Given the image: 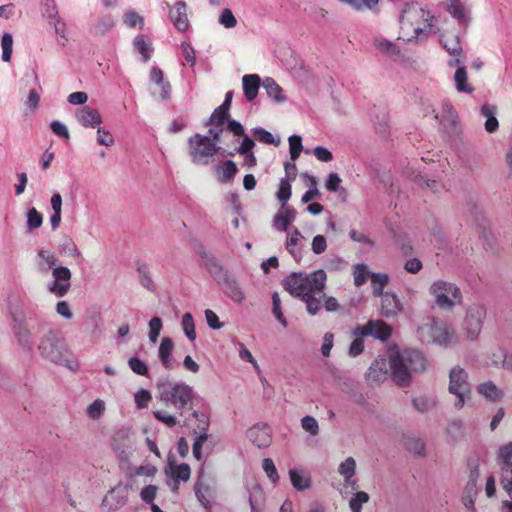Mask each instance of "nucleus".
<instances>
[{"instance_id": "60", "label": "nucleus", "mask_w": 512, "mask_h": 512, "mask_svg": "<svg viewBox=\"0 0 512 512\" xmlns=\"http://www.w3.org/2000/svg\"><path fill=\"white\" fill-rule=\"evenodd\" d=\"M301 427L312 436H316L319 432L317 420L312 416H305L301 419Z\"/></svg>"}, {"instance_id": "47", "label": "nucleus", "mask_w": 512, "mask_h": 512, "mask_svg": "<svg viewBox=\"0 0 512 512\" xmlns=\"http://www.w3.org/2000/svg\"><path fill=\"white\" fill-rule=\"evenodd\" d=\"M181 326L186 337L190 341H194L196 339V331L194 319L191 313H185L182 316Z\"/></svg>"}, {"instance_id": "5", "label": "nucleus", "mask_w": 512, "mask_h": 512, "mask_svg": "<svg viewBox=\"0 0 512 512\" xmlns=\"http://www.w3.org/2000/svg\"><path fill=\"white\" fill-rule=\"evenodd\" d=\"M159 400L175 408L179 416H183L184 411L192 409L196 392L185 382L179 381H161L157 383Z\"/></svg>"}, {"instance_id": "38", "label": "nucleus", "mask_w": 512, "mask_h": 512, "mask_svg": "<svg viewBox=\"0 0 512 512\" xmlns=\"http://www.w3.org/2000/svg\"><path fill=\"white\" fill-rule=\"evenodd\" d=\"M370 500V496L365 491H355L352 493L351 498L349 499V509L351 512H361L363 505L368 503Z\"/></svg>"}, {"instance_id": "52", "label": "nucleus", "mask_w": 512, "mask_h": 512, "mask_svg": "<svg viewBox=\"0 0 512 512\" xmlns=\"http://www.w3.org/2000/svg\"><path fill=\"white\" fill-rule=\"evenodd\" d=\"M253 135L257 138L258 141L265 143V144H273V145H279L280 140L276 139L269 131L257 127L252 130Z\"/></svg>"}, {"instance_id": "54", "label": "nucleus", "mask_w": 512, "mask_h": 512, "mask_svg": "<svg viewBox=\"0 0 512 512\" xmlns=\"http://www.w3.org/2000/svg\"><path fill=\"white\" fill-rule=\"evenodd\" d=\"M129 368L137 375L148 376L149 369L144 361L138 357H131L128 359Z\"/></svg>"}, {"instance_id": "12", "label": "nucleus", "mask_w": 512, "mask_h": 512, "mask_svg": "<svg viewBox=\"0 0 512 512\" xmlns=\"http://www.w3.org/2000/svg\"><path fill=\"white\" fill-rule=\"evenodd\" d=\"M485 317L486 309L483 305L472 304L468 307L462 323L463 333L468 340L474 341L478 338L482 331Z\"/></svg>"}, {"instance_id": "56", "label": "nucleus", "mask_w": 512, "mask_h": 512, "mask_svg": "<svg viewBox=\"0 0 512 512\" xmlns=\"http://www.w3.org/2000/svg\"><path fill=\"white\" fill-rule=\"evenodd\" d=\"M291 181L288 179H281L279 183V189L277 191V199L282 202V205H286L287 201L291 197Z\"/></svg>"}, {"instance_id": "51", "label": "nucleus", "mask_w": 512, "mask_h": 512, "mask_svg": "<svg viewBox=\"0 0 512 512\" xmlns=\"http://www.w3.org/2000/svg\"><path fill=\"white\" fill-rule=\"evenodd\" d=\"M172 477L176 480L188 481L191 475V470L188 464L173 465L170 464Z\"/></svg>"}, {"instance_id": "50", "label": "nucleus", "mask_w": 512, "mask_h": 512, "mask_svg": "<svg viewBox=\"0 0 512 512\" xmlns=\"http://www.w3.org/2000/svg\"><path fill=\"white\" fill-rule=\"evenodd\" d=\"M2 60L10 62L13 52V37L10 33H4L1 38Z\"/></svg>"}, {"instance_id": "61", "label": "nucleus", "mask_w": 512, "mask_h": 512, "mask_svg": "<svg viewBox=\"0 0 512 512\" xmlns=\"http://www.w3.org/2000/svg\"><path fill=\"white\" fill-rule=\"evenodd\" d=\"M262 468L265 471L267 477L273 482L276 483L279 480V475L276 469V466L272 459L265 458L262 462Z\"/></svg>"}, {"instance_id": "16", "label": "nucleus", "mask_w": 512, "mask_h": 512, "mask_svg": "<svg viewBox=\"0 0 512 512\" xmlns=\"http://www.w3.org/2000/svg\"><path fill=\"white\" fill-rule=\"evenodd\" d=\"M150 80L157 87V90L153 91V95L158 96L160 100L167 101L171 96V84L168 80H165L163 71L154 66L150 72Z\"/></svg>"}, {"instance_id": "40", "label": "nucleus", "mask_w": 512, "mask_h": 512, "mask_svg": "<svg viewBox=\"0 0 512 512\" xmlns=\"http://www.w3.org/2000/svg\"><path fill=\"white\" fill-rule=\"evenodd\" d=\"M195 494L198 501L205 507L208 508L210 506V499L212 497V490L208 484L203 483L202 481H197L195 484Z\"/></svg>"}, {"instance_id": "41", "label": "nucleus", "mask_w": 512, "mask_h": 512, "mask_svg": "<svg viewBox=\"0 0 512 512\" xmlns=\"http://www.w3.org/2000/svg\"><path fill=\"white\" fill-rule=\"evenodd\" d=\"M370 278L373 294L377 297H380L383 294H385L383 290L384 287L388 284V275L385 273H371Z\"/></svg>"}, {"instance_id": "53", "label": "nucleus", "mask_w": 512, "mask_h": 512, "mask_svg": "<svg viewBox=\"0 0 512 512\" xmlns=\"http://www.w3.org/2000/svg\"><path fill=\"white\" fill-rule=\"evenodd\" d=\"M218 22L226 29L234 28L237 25V19L229 8H224L221 11Z\"/></svg>"}, {"instance_id": "4", "label": "nucleus", "mask_w": 512, "mask_h": 512, "mask_svg": "<svg viewBox=\"0 0 512 512\" xmlns=\"http://www.w3.org/2000/svg\"><path fill=\"white\" fill-rule=\"evenodd\" d=\"M400 34L407 41L427 39L432 33L434 15L419 3H407L400 14Z\"/></svg>"}, {"instance_id": "26", "label": "nucleus", "mask_w": 512, "mask_h": 512, "mask_svg": "<svg viewBox=\"0 0 512 512\" xmlns=\"http://www.w3.org/2000/svg\"><path fill=\"white\" fill-rule=\"evenodd\" d=\"M195 422L194 426V434L202 435L207 434V430L209 427V418L208 416L200 411L191 412L185 419L186 425H192Z\"/></svg>"}, {"instance_id": "7", "label": "nucleus", "mask_w": 512, "mask_h": 512, "mask_svg": "<svg viewBox=\"0 0 512 512\" xmlns=\"http://www.w3.org/2000/svg\"><path fill=\"white\" fill-rule=\"evenodd\" d=\"M38 351L47 361L54 364L70 367L68 349L64 339L55 331H49L41 337Z\"/></svg>"}, {"instance_id": "10", "label": "nucleus", "mask_w": 512, "mask_h": 512, "mask_svg": "<svg viewBox=\"0 0 512 512\" xmlns=\"http://www.w3.org/2000/svg\"><path fill=\"white\" fill-rule=\"evenodd\" d=\"M189 155L196 165H208L213 161V156L222 150L213 143L208 136L195 134L188 140Z\"/></svg>"}, {"instance_id": "27", "label": "nucleus", "mask_w": 512, "mask_h": 512, "mask_svg": "<svg viewBox=\"0 0 512 512\" xmlns=\"http://www.w3.org/2000/svg\"><path fill=\"white\" fill-rule=\"evenodd\" d=\"M260 83L261 79L257 74H247L242 77L243 92L248 101L257 97Z\"/></svg>"}, {"instance_id": "42", "label": "nucleus", "mask_w": 512, "mask_h": 512, "mask_svg": "<svg viewBox=\"0 0 512 512\" xmlns=\"http://www.w3.org/2000/svg\"><path fill=\"white\" fill-rule=\"evenodd\" d=\"M153 416L168 428H173L179 423L177 414H172L167 410L156 409L153 411Z\"/></svg>"}, {"instance_id": "21", "label": "nucleus", "mask_w": 512, "mask_h": 512, "mask_svg": "<svg viewBox=\"0 0 512 512\" xmlns=\"http://www.w3.org/2000/svg\"><path fill=\"white\" fill-rule=\"evenodd\" d=\"M76 119L84 127L96 128L102 123V117L97 109L84 106L76 111Z\"/></svg>"}, {"instance_id": "48", "label": "nucleus", "mask_w": 512, "mask_h": 512, "mask_svg": "<svg viewBox=\"0 0 512 512\" xmlns=\"http://www.w3.org/2000/svg\"><path fill=\"white\" fill-rule=\"evenodd\" d=\"M134 47L142 55L143 61L146 62L150 59L152 46L151 43L147 41L143 35L137 36L134 39Z\"/></svg>"}, {"instance_id": "31", "label": "nucleus", "mask_w": 512, "mask_h": 512, "mask_svg": "<svg viewBox=\"0 0 512 512\" xmlns=\"http://www.w3.org/2000/svg\"><path fill=\"white\" fill-rule=\"evenodd\" d=\"M262 86L273 101L277 103H283L286 101V96L282 87L277 84L273 78L266 77L262 82Z\"/></svg>"}, {"instance_id": "6", "label": "nucleus", "mask_w": 512, "mask_h": 512, "mask_svg": "<svg viewBox=\"0 0 512 512\" xmlns=\"http://www.w3.org/2000/svg\"><path fill=\"white\" fill-rule=\"evenodd\" d=\"M419 340L424 344H436L447 347L457 343L455 330L445 321L431 318L417 331Z\"/></svg>"}, {"instance_id": "49", "label": "nucleus", "mask_w": 512, "mask_h": 512, "mask_svg": "<svg viewBox=\"0 0 512 512\" xmlns=\"http://www.w3.org/2000/svg\"><path fill=\"white\" fill-rule=\"evenodd\" d=\"M272 313L283 327H287L288 322L283 315L281 299L278 292L272 294Z\"/></svg>"}, {"instance_id": "46", "label": "nucleus", "mask_w": 512, "mask_h": 512, "mask_svg": "<svg viewBox=\"0 0 512 512\" xmlns=\"http://www.w3.org/2000/svg\"><path fill=\"white\" fill-rule=\"evenodd\" d=\"M106 410V404L102 399L94 400L88 407L86 408L87 416L92 420L100 419Z\"/></svg>"}, {"instance_id": "62", "label": "nucleus", "mask_w": 512, "mask_h": 512, "mask_svg": "<svg viewBox=\"0 0 512 512\" xmlns=\"http://www.w3.org/2000/svg\"><path fill=\"white\" fill-rule=\"evenodd\" d=\"M302 238L303 236L297 228H293L289 231V235L286 240V247L291 254H294V247L299 244V241Z\"/></svg>"}, {"instance_id": "11", "label": "nucleus", "mask_w": 512, "mask_h": 512, "mask_svg": "<svg viewBox=\"0 0 512 512\" xmlns=\"http://www.w3.org/2000/svg\"><path fill=\"white\" fill-rule=\"evenodd\" d=\"M448 391L456 396L454 406L463 408L466 401L471 398V387L467 372L460 366H454L449 373Z\"/></svg>"}, {"instance_id": "43", "label": "nucleus", "mask_w": 512, "mask_h": 512, "mask_svg": "<svg viewBox=\"0 0 512 512\" xmlns=\"http://www.w3.org/2000/svg\"><path fill=\"white\" fill-rule=\"evenodd\" d=\"M506 359V352L500 347L492 348L487 353L486 364L488 366L499 367L504 365Z\"/></svg>"}, {"instance_id": "19", "label": "nucleus", "mask_w": 512, "mask_h": 512, "mask_svg": "<svg viewBox=\"0 0 512 512\" xmlns=\"http://www.w3.org/2000/svg\"><path fill=\"white\" fill-rule=\"evenodd\" d=\"M381 298V315L386 318L397 316L403 310L400 299L393 293L385 292Z\"/></svg>"}, {"instance_id": "45", "label": "nucleus", "mask_w": 512, "mask_h": 512, "mask_svg": "<svg viewBox=\"0 0 512 512\" xmlns=\"http://www.w3.org/2000/svg\"><path fill=\"white\" fill-rule=\"evenodd\" d=\"M370 275L371 273L366 264H356L353 266V278L356 287L364 285Z\"/></svg>"}, {"instance_id": "64", "label": "nucleus", "mask_w": 512, "mask_h": 512, "mask_svg": "<svg viewBox=\"0 0 512 512\" xmlns=\"http://www.w3.org/2000/svg\"><path fill=\"white\" fill-rule=\"evenodd\" d=\"M97 142H98L99 145L112 146V145H114L115 140H114V137L112 136V134L109 131L104 130V129L98 127V129H97Z\"/></svg>"}, {"instance_id": "17", "label": "nucleus", "mask_w": 512, "mask_h": 512, "mask_svg": "<svg viewBox=\"0 0 512 512\" xmlns=\"http://www.w3.org/2000/svg\"><path fill=\"white\" fill-rule=\"evenodd\" d=\"M247 438L258 448H266L272 442L271 430L267 425L258 424L247 431Z\"/></svg>"}, {"instance_id": "29", "label": "nucleus", "mask_w": 512, "mask_h": 512, "mask_svg": "<svg viewBox=\"0 0 512 512\" xmlns=\"http://www.w3.org/2000/svg\"><path fill=\"white\" fill-rule=\"evenodd\" d=\"M289 477L292 486L297 491H305L311 488V478L304 470L290 469Z\"/></svg>"}, {"instance_id": "8", "label": "nucleus", "mask_w": 512, "mask_h": 512, "mask_svg": "<svg viewBox=\"0 0 512 512\" xmlns=\"http://www.w3.org/2000/svg\"><path fill=\"white\" fill-rule=\"evenodd\" d=\"M429 293L441 310L450 311L462 302L460 288L450 281H434L429 288Z\"/></svg>"}, {"instance_id": "1", "label": "nucleus", "mask_w": 512, "mask_h": 512, "mask_svg": "<svg viewBox=\"0 0 512 512\" xmlns=\"http://www.w3.org/2000/svg\"><path fill=\"white\" fill-rule=\"evenodd\" d=\"M326 280V272L319 269L309 274L292 273L283 280V286L292 296L305 302L307 312L314 316L320 311L323 300L328 312H335L340 308L336 298L325 296Z\"/></svg>"}, {"instance_id": "23", "label": "nucleus", "mask_w": 512, "mask_h": 512, "mask_svg": "<svg viewBox=\"0 0 512 512\" xmlns=\"http://www.w3.org/2000/svg\"><path fill=\"white\" fill-rule=\"evenodd\" d=\"M356 461L353 457H347L345 460H343L339 466H338V473L344 480V485L346 487L351 486L353 490L356 489L355 481L353 480V477L356 474Z\"/></svg>"}, {"instance_id": "37", "label": "nucleus", "mask_w": 512, "mask_h": 512, "mask_svg": "<svg viewBox=\"0 0 512 512\" xmlns=\"http://www.w3.org/2000/svg\"><path fill=\"white\" fill-rule=\"evenodd\" d=\"M498 462L500 470L512 469V441L499 448Z\"/></svg>"}, {"instance_id": "35", "label": "nucleus", "mask_w": 512, "mask_h": 512, "mask_svg": "<svg viewBox=\"0 0 512 512\" xmlns=\"http://www.w3.org/2000/svg\"><path fill=\"white\" fill-rule=\"evenodd\" d=\"M405 449L417 457L425 456V442L415 436H408L404 440Z\"/></svg>"}, {"instance_id": "13", "label": "nucleus", "mask_w": 512, "mask_h": 512, "mask_svg": "<svg viewBox=\"0 0 512 512\" xmlns=\"http://www.w3.org/2000/svg\"><path fill=\"white\" fill-rule=\"evenodd\" d=\"M133 478L128 482L127 486L118 484L110 489L102 500V507L109 512H115L125 506L128 501V487L132 488Z\"/></svg>"}, {"instance_id": "15", "label": "nucleus", "mask_w": 512, "mask_h": 512, "mask_svg": "<svg viewBox=\"0 0 512 512\" xmlns=\"http://www.w3.org/2000/svg\"><path fill=\"white\" fill-rule=\"evenodd\" d=\"M390 374L389 358L378 357L369 367L365 378L370 385H380Z\"/></svg>"}, {"instance_id": "33", "label": "nucleus", "mask_w": 512, "mask_h": 512, "mask_svg": "<svg viewBox=\"0 0 512 512\" xmlns=\"http://www.w3.org/2000/svg\"><path fill=\"white\" fill-rule=\"evenodd\" d=\"M477 391L480 395L490 401H498L504 395L503 391L492 381L481 383L477 387Z\"/></svg>"}, {"instance_id": "3", "label": "nucleus", "mask_w": 512, "mask_h": 512, "mask_svg": "<svg viewBox=\"0 0 512 512\" xmlns=\"http://www.w3.org/2000/svg\"><path fill=\"white\" fill-rule=\"evenodd\" d=\"M56 253L47 248L36 250L33 265L35 270L43 276L51 272L52 280L46 284L47 290L56 297H64L71 288L72 273L66 266L57 265Z\"/></svg>"}, {"instance_id": "36", "label": "nucleus", "mask_w": 512, "mask_h": 512, "mask_svg": "<svg viewBox=\"0 0 512 512\" xmlns=\"http://www.w3.org/2000/svg\"><path fill=\"white\" fill-rule=\"evenodd\" d=\"M447 12L455 19L466 22L467 12L461 0H447L445 5Z\"/></svg>"}, {"instance_id": "2", "label": "nucleus", "mask_w": 512, "mask_h": 512, "mask_svg": "<svg viewBox=\"0 0 512 512\" xmlns=\"http://www.w3.org/2000/svg\"><path fill=\"white\" fill-rule=\"evenodd\" d=\"M390 376L401 387L410 385L412 376L424 373L429 362L422 351L414 348H391L389 350Z\"/></svg>"}, {"instance_id": "55", "label": "nucleus", "mask_w": 512, "mask_h": 512, "mask_svg": "<svg viewBox=\"0 0 512 512\" xmlns=\"http://www.w3.org/2000/svg\"><path fill=\"white\" fill-rule=\"evenodd\" d=\"M149 340L151 343L155 344L158 341V337L160 335L161 329H162V320L159 317H153L149 323Z\"/></svg>"}, {"instance_id": "14", "label": "nucleus", "mask_w": 512, "mask_h": 512, "mask_svg": "<svg viewBox=\"0 0 512 512\" xmlns=\"http://www.w3.org/2000/svg\"><path fill=\"white\" fill-rule=\"evenodd\" d=\"M352 335L372 336L381 341L389 339L392 335V328L382 320H369L365 325L357 326Z\"/></svg>"}, {"instance_id": "39", "label": "nucleus", "mask_w": 512, "mask_h": 512, "mask_svg": "<svg viewBox=\"0 0 512 512\" xmlns=\"http://www.w3.org/2000/svg\"><path fill=\"white\" fill-rule=\"evenodd\" d=\"M440 122L445 126H454L457 122V112L450 102H443Z\"/></svg>"}, {"instance_id": "9", "label": "nucleus", "mask_w": 512, "mask_h": 512, "mask_svg": "<svg viewBox=\"0 0 512 512\" xmlns=\"http://www.w3.org/2000/svg\"><path fill=\"white\" fill-rule=\"evenodd\" d=\"M209 271L228 298L235 303H242L245 300V292L237 278L224 270L214 259L210 260Z\"/></svg>"}, {"instance_id": "63", "label": "nucleus", "mask_w": 512, "mask_h": 512, "mask_svg": "<svg viewBox=\"0 0 512 512\" xmlns=\"http://www.w3.org/2000/svg\"><path fill=\"white\" fill-rule=\"evenodd\" d=\"M355 339L352 341L349 347V355L356 357L360 355L364 350V341L362 337L364 335H352Z\"/></svg>"}, {"instance_id": "20", "label": "nucleus", "mask_w": 512, "mask_h": 512, "mask_svg": "<svg viewBox=\"0 0 512 512\" xmlns=\"http://www.w3.org/2000/svg\"><path fill=\"white\" fill-rule=\"evenodd\" d=\"M169 17L173 25L181 32H185L189 28V20L187 16V6L183 1H178L171 8Z\"/></svg>"}, {"instance_id": "44", "label": "nucleus", "mask_w": 512, "mask_h": 512, "mask_svg": "<svg viewBox=\"0 0 512 512\" xmlns=\"http://www.w3.org/2000/svg\"><path fill=\"white\" fill-rule=\"evenodd\" d=\"M413 407L420 413H427L436 406V400L429 396H419L412 400Z\"/></svg>"}, {"instance_id": "58", "label": "nucleus", "mask_w": 512, "mask_h": 512, "mask_svg": "<svg viewBox=\"0 0 512 512\" xmlns=\"http://www.w3.org/2000/svg\"><path fill=\"white\" fill-rule=\"evenodd\" d=\"M43 223V216L35 208H31L27 212V226L29 229L34 230L41 227Z\"/></svg>"}, {"instance_id": "25", "label": "nucleus", "mask_w": 512, "mask_h": 512, "mask_svg": "<svg viewBox=\"0 0 512 512\" xmlns=\"http://www.w3.org/2000/svg\"><path fill=\"white\" fill-rule=\"evenodd\" d=\"M214 172L221 183H227L235 177L238 172V167L234 161L227 160L215 165Z\"/></svg>"}, {"instance_id": "30", "label": "nucleus", "mask_w": 512, "mask_h": 512, "mask_svg": "<svg viewBox=\"0 0 512 512\" xmlns=\"http://www.w3.org/2000/svg\"><path fill=\"white\" fill-rule=\"evenodd\" d=\"M295 211L287 205H282L280 213L274 217V225L281 231H286L295 220Z\"/></svg>"}, {"instance_id": "32", "label": "nucleus", "mask_w": 512, "mask_h": 512, "mask_svg": "<svg viewBox=\"0 0 512 512\" xmlns=\"http://www.w3.org/2000/svg\"><path fill=\"white\" fill-rule=\"evenodd\" d=\"M454 82L456 90L460 93L471 94L474 91V87L468 81V73L466 67H458L454 74Z\"/></svg>"}, {"instance_id": "22", "label": "nucleus", "mask_w": 512, "mask_h": 512, "mask_svg": "<svg viewBox=\"0 0 512 512\" xmlns=\"http://www.w3.org/2000/svg\"><path fill=\"white\" fill-rule=\"evenodd\" d=\"M16 341L22 349L31 351L33 347V334L24 322H17L13 326Z\"/></svg>"}, {"instance_id": "57", "label": "nucleus", "mask_w": 512, "mask_h": 512, "mask_svg": "<svg viewBox=\"0 0 512 512\" xmlns=\"http://www.w3.org/2000/svg\"><path fill=\"white\" fill-rule=\"evenodd\" d=\"M151 400V393L144 388L139 389L134 395V401L138 409L147 408Z\"/></svg>"}, {"instance_id": "34", "label": "nucleus", "mask_w": 512, "mask_h": 512, "mask_svg": "<svg viewBox=\"0 0 512 512\" xmlns=\"http://www.w3.org/2000/svg\"><path fill=\"white\" fill-rule=\"evenodd\" d=\"M441 43L450 56L462 55L463 49L458 35L445 34L441 38Z\"/></svg>"}, {"instance_id": "59", "label": "nucleus", "mask_w": 512, "mask_h": 512, "mask_svg": "<svg viewBox=\"0 0 512 512\" xmlns=\"http://www.w3.org/2000/svg\"><path fill=\"white\" fill-rule=\"evenodd\" d=\"M289 148H290V158H291V160L295 161L299 157V155L303 149L301 137L298 135L290 136L289 137Z\"/></svg>"}, {"instance_id": "18", "label": "nucleus", "mask_w": 512, "mask_h": 512, "mask_svg": "<svg viewBox=\"0 0 512 512\" xmlns=\"http://www.w3.org/2000/svg\"><path fill=\"white\" fill-rule=\"evenodd\" d=\"M373 46L381 55L394 61L401 57V48L396 42L390 41L384 37L377 36L373 39Z\"/></svg>"}, {"instance_id": "24", "label": "nucleus", "mask_w": 512, "mask_h": 512, "mask_svg": "<svg viewBox=\"0 0 512 512\" xmlns=\"http://www.w3.org/2000/svg\"><path fill=\"white\" fill-rule=\"evenodd\" d=\"M173 349L174 343L172 339L168 337L162 338L158 347V358L160 359L163 367L167 370H172L174 368V361L172 357Z\"/></svg>"}, {"instance_id": "28", "label": "nucleus", "mask_w": 512, "mask_h": 512, "mask_svg": "<svg viewBox=\"0 0 512 512\" xmlns=\"http://www.w3.org/2000/svg\"><path fill=\"white\" fill-rule=\"evenodd\" d=\"M480 114L486 118L484 123L485 130L488 133H495L499 128V122L496 118L497 107L494 105L484 104L480 108Z\"/></svg>"}]
</instances>
